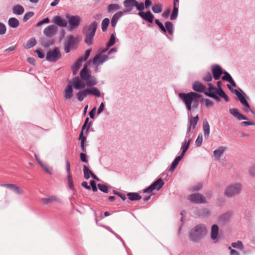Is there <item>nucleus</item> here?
<instances>
[{
  "mask_svg": "<svg viewBox=\"0 0 255 255\" xmlns=\"http://www.w3.org/2000/svg\"><path fill=\"white\" fill-rule=\"evenodd\" d=\"M178 97L184 103L188 111L196 109L199 106L201 95L196 92L180 93Z\"/></svg>",
  "mask_w": 255,
  "mask_h": 255,
  "instance_id": "nucleus-1",
  "label": "nucleus"
},
{
  "mask_svg": "<svg viewBox=\"0 0 255 255\" xmlns=\"http://www.w3.org/2000/svg\"><path fill=\"white\" fill-rule=\"evenodd\" d=\"M124 6L126 8L135 7L139 12L138 15L143 20L151 23L153 21L154 15L149 10L144 12V6L143 2H138L136 0H125L123 2Z\"/></svg>",
  "mask_w": 255,
  "mask_h": 255,
  "instance_id": "nucleus-2",
  "label": "nucleus"
},
{
  "mask_svg": "<svg viewBox=\"0 0 255 255\" xmlns=\"http://www.w3.org/2000/svg\"><path fill=\"white\" fill-rule=\"evenodd\" d=\"M98 23L96 21L92 22L89 26H85L83 33L85 36V42L90 46L93 44V40L95 35Z\"/></svg>",
  "mask_w": 255,
  "mask_h": 255,
  "instance_id": "nucleus-3",
  "label": "nucleus"
},
{
  "mask_svg": "<svg viewBox=\"0 0 255 255\" xmlns=\"http://www.w3.org/2000/svg\"><path fill=\"white\" fill-rule=\"evenodd\" d=\"M207 230L205 225L200 224L191 229L190 232V239L197 242L203 238L207 234Z\"/></svg>",
  "mask_w": 255,
  "mask_h": 255,
  "instance_id": "nucleus-4",
  "label": "nucleus"
},
{
  "mask_svg": "<svg viewBox=\"0 0 255 255\" xmlns=\"http://www.w3.org/2000/svg\"><path fill=\"white\" fill-rule=\"evenodd\" d=\"M80 78L86 82L88 87L95 86L97 84L98 81L95 77L92 76L91 71L88 70L87 65L84 64L83 69L80 72Z\"/></svg>",
  "mask_w": 255,
  "mask_h": 255,
  "instance_id": "nucleus-5",
  "label": "nucleus"
},
{
  "mask_svg": "<svg viewBox=\"0 0 255 255\" xmlns=\"http://www.w3.org/2000/svg\"><path fill=\"white\" fill-rule=\"evenodd\" d=\"M240 183H234L228 186L225 190V195L228 197H232L239 194L242 191Z\"/></svg>",
  "mask_w": 255,
  "mask_h": 255,
  "instance_id": "nucleus-6",
  "label": "nucleus"
},
{
  "mask_svg": "<svg viewBox=\"0 0 255 255\" xmlns=\"http://www.w3.org/2000/svg\"><path fill=\"white\" fill-rule=\"evenodd\" d=\"M66 17L68 19L69 24V30L70 31L77 28L81 21V18L79 15H72L70 14H66Z\"/></svg>",
  "mask_w": 255,
  "mask_h": 255,
  "instance_id": "nucleus-7",
  "label": "nucleus"
},
{
  "mask_svg": "<svg viewBox=\"0 0 255 255\" xmlns=\"http://www.w3.org/2000/svg\"><path fill=\"white\" fill-rule=\"evenodd\" d=\"M77 48V41L73 35L67 37L64 45V49L65 53H69L71 50H75Z\"/></svg>",
  "mask_w": 255,
  "mask_h": 255,
  "instance_id": "nucleus-8",
  "label": "nucleus"
},
{
  "mask_svg": "<svg viewBox=\"0 0 255 255\" xmlns=\"http://www.w3.org/2000/svg\"><path fill=\"white\" fill-rule=\"evenodd\" d=\"M61 55L58 47H55L52 50L47 53L46 59L49 62H55L61 58Z\"/></svg>",
  "mask_w": 255,
  "mask_h": 255,
  "instance_id": "nucleus-9",
  "label": "nucleus"
},
{
  "mask_svg": "<svg viewBox=\"0 0 255 255\" xmlns=\"http://www.w3.org/2000/svg\"><path fill=\"white\" fill-rule=\"evenodd\" d=\"M164 183L161 178L158 179L147 188L143 190V193H151L153 190H159L164 185Z\"/></svg>",
  "mask_w": 255,
  "mask_h": 255,
  "instance_id": "nucleus-10",
  "label": "nucleus"
},
{
  "mask_svg": "<svg viewBox=\"0 0 255 255\" xmlns=\"http://www.w3.org/2000/svg\"><path fill=\"white\" fill-rule=\"evenodd\" d=\"M71 83L75 90H79L85 89L86 85V82L82 80V79L78 77H75L72 80Z\"/></svg>",
  "mask_w": 255,
  "mask_h": 255,
  "instance_id": "nucleus-11",
  "label": "nucleus"
},
{
  "mask_svg": "<svg viewBox=\"0 0 255 255\" xmlns=\"http://www.w3.org/2000/svg\"><path fill=\"white\" fill-rule=\"evenodd\" d=\"M58 31V27L56 25L52 24L48 25L43 30V34L47 37L51 38L54 36Z\"/></svg>",
  "mask_w": 255,
  "mask_h": 255,
  "instance_id": "nucleus-12",
  "label": "nucleus"
},
{
  "mask_svg": "<svg viewBox=\"0 0 255 255\" xmlns=\"http://www.w3.org/2000/svg\"><path fill=\"white\" fill-rule=\"evenodd\" d=\"M109 59L108 55L101 56L100 54H96L93 59V64L97 67L102 65L104 62Z\"/></svg>",
  "mask_w": 255,
  "mask_h": 255,
  "instance_id": "nucleus-13",
  "label": "nucleus"
},
{
  "mask_svg": "<svg viewBox=\"0 0 255 255\" xmlns=\"http://www.w3.org/2000/svg\"><path fill=\"white\" fill-rule=\"evenodd\" d=\"M227 86L229 90L237 96L239 100L243 105L244 104L247 105L248 102L245 98V94L241 90H240L241 93L238 90L232 89L230 85H228Z\"/></svg>",
  "mask_w": 255,
  "mask_h": 255,
  "instance_id": "nucleus-14",
  "label": "nucleus"
},
{
  "mask_svg": "<svg viewBox=\"0 0 255 255\" xmlns=\"http://www.w3.org/2000/svg\"><path fill=\"white\" fill-rule=\"evenodd\" d=\"M188 199L195 203H205L206 198L199 193H194L188 196Z\"/></svg>",
  "mask_w": 255,
  "mask_h": 255,
  "instance_id": "nucleus-15",
  "label": "nucleus"
},
{
  "mask_svg": "<svg viewBox=\"0 0 255 255\" xmlns=\"http://www.w3.org/2000/svg\"><path fill=\"white\" fill-rule=\"evenodd\" d=\"M212 72L214 78L216 80H219L221 75L223 74L222 69L219 65H214L212 66Z\"/></svg>",
  "mask_w": 255,
  "mask_h": 255,
  "instance_id": "nucleus-16",
  "label": "nucleus"
},
{
  "mask_svg": "<svg viewBox=\"0 0 255 255\" xmlns=\"http://www.w3.org/2000/svg\"><path fill=\"white\" fill-rule=\"evenodd\" d=\"M193 213L197 216L206 217H208L210 214V211L208 209L203 208V209H193Z\"/></svg>",
  "mask_w": 255,
  "mask_h": 255,
  "instance_id": "nucleus-17",
  "label": "nucleus"
},
{
  "mask_svg": "<svg viewBox=\"0 0 255 255\" xmlns=\"http://www.w3.org/2000/svg\"><path fill=\"white\" fill-rule=\"evenodd\" d=\"M52 21L60 27H65L67 26V20L59 15L55 16Z\"/></svg>",
  "mask_w": 255,
  "mask_h": 255,
  "instance_id": "nucleus-18",
  "label": "nucleus"
},
{
  "mask_svg": "<svg viewBox=\"0 0 255 255\" xmlns=\"http://www.w3.org/2000/svg\"><path fill=\"white\" fill-rule=\"evenodd\" d=\"M192 89L196 92H203L204 93L207 90L206 87L199 81H196L193 84Z\"/></svg>",
  "mask_w": 255,
  "mask_h": 255,
  "instance_id": "nucleus-19",
  "label": "nucleus"
},
{
  "mask_svg": "<svg viewBox=\"0 0 255 255\" xmlns=\"http://www.w3.org/2000/svg\"><path fill=\"white\" fill-rule=\"evenodd\" d=\"M0 186L6 187L8 188H9L10 190L14 192L17 194H21L23 193V190L18 187L17 186L15 185V184H1Z\"/></svg>",
  "mask_w": 255,
  "mask_h": 255,
  "instance_id": "nucleus-20",
  "label": "nucleus"
},
{
  "mask_svg": "<svg viewBox=\"0 0 255 255\" xmlns=\"http://www.w3.org/2000/svg\"><path fill=\"white\" fill-rule=\"evenodd\" d=\"M230 113L236 118L237 120H247L248 119L240 113H239L237 109L233 108L229 110Z\"/></svg>",
  "mask_w": 255,
  "mask_h": 255,
  "instance_id": "nucleus-21",
  "label": "nucleus"
},
{
  "mask_svg": "<svg viewBox=\"0 0 255 255\" xmlns=\"http://www.w3.org/2000/svg\"><path fill=\"white\" fill-rule=\"evenodd\" d=\"M124 12L119 11L116 13L112 17L111 19V26L112 27L115 28L117 24L118 21L121 18V17L123 15Z\"/></svg>",
  "mask_w": 255,
  "mask_h": 255,
  "instance_id": "nucleus-22",
  "label": "nucleus"
},
{
  "mask_svg": "<svg viewBox=\"0 0 255 255\" xmlns=\"http://www.w3.org/2000/svg\"><path fill=\"white\" fill-rule=\"evenodd\" d=\"M211 237L212 240L216 242L218 240L219 227L217 225H213L211 228Z\"/></svg>",
  "mask_w": 255,
  "mask_h": 255,
  "instance_id": "nucleus-23",
  "label": "nucleus"
},
{
  "mask_svg": "<svg viewBox=\"0 0 255 255\" xmlns=\"http://www.w3.org/2000/svg\"><path fill=\"white\" fill-rule=\"evenodd\" d=\"M12 12L15 15H21L24 12V8L20 4H17L13 6L12 8Z\"/></svg>",
  "mask_w": 255,
  "mask_h": 255,
  "instance_id": "nucleus-24",
  "label": "nucleus"
},
{
  "mask_svg": "<svg viewBox=\"0 0 255 255\" xmlns=\"http://www.w3.org/2000/svg\"><path fill=\"white\" fill-rule=\"evenodd\" d=\"M73 96L72 86L68 85L64 91V97L65 99L68 100L71 98Z\"/></svg>",
  "mask_w": 255,
  "mask_h": 255,
  "instance_id": "nucleus-25",
  "label": "nucleus"
},
{
  "mask_svg": "<svg viewBox=\"0 0 255 255\" xmlns=\"http://www.w3.org/2000/svg\"><path fill=\"white\" fill-rule=\"evenodd\" d=\"M88 95L87 88L83 89L77 93L76 97L79 102H82Z\"/></svg>",
  "mask_w": 255,
  "mask_h": 255,
  "instance_id": "nucleus-26",
  "label": "nucleus"
},
{
  "mask_svg": "<svg viewBox=\"0 0 255 255\" xmlns=\"http://www.w3.org/2000/svg\"><path fill=\"white\" fill-rule=\"evenodd\" d=\"M199 120V117L197 115L196 117L193 118H191L189 119V125L188 126L187 129L188 130H191V129H194L196 127V126L198 123Z\"/></svg>",
  "mask_w": 255,
  "mask_h": 255,
  "instance_id": "nucleus-27",
  "label": "nucleus"
},
{
  "mask_svg": "<svg viewBox=\"0 0 255 255\" xmlns=\"http://www.w3.org/2000/svg\"><path fill=\"white\" fill-rule=\"evenodd\" d=\"M225 149L226 147L224 146L219 147L218 149L213 151L214 156L217 160H220Z\"/></svg>",
  "mask_w": 255,
  "mask_h": 255,
  "instance_id": "nucleus-28",
  "label": "nucleus"
},
{
  "mask_svg": "<svg viewBox=\"0 0 255 255\" xmlns=\"http://www.w3.org/2000/svg\"><path fill=\"white\" fill-rule=\"evenodd\" d=\"M233 213L228 212L222 215L219 218V221L222 223H225L229 221L232 218Z\"/></svg>",
  "mask_w": 255,
  "mask_h": 255,
  "instance_id": "nucleus-29",
  "label": "nucleus"
},
{
  "mask_svg": "<svg viewBox=\"0 0 255 255\" xmlns=\"http://www.w3.org/2000/svg\"><path fill=\"white\" fill-rule=\"evenodd\" d=\"M79 140L81 141L80 142V146L83 152H86V145L85 144V142L86 141V137L85 136L83 135V132L81 131Z\"/></svg>",
  "mask_w": 255,
  "mask_h": 255,
  "instance_id": "nucleus-30",
  "label": "nucleus"
},
{
  "mask_svg": "<svg viewBox=\"0 0 255 255\" xmlns=\"http://www.w3.org/2000/svg\"><path fill=\"white\" fill-rule=\"evenodd\" d=\"M83 61L82 58H78L72 66V73L73 75H76L80 67L82 64Z\"/></svg>",
  "mask_w": 255,
  "mask_h": 255,
  "instance_id": "nucleus-31",
  "label": "nucleus"
},
{
  "mask_svg": "<svg viewBox=\"0 0 255 255\" xmlns=\"http://www.w3.org/2000/svg\"><path fill=\"white\" fill-rule=\"evenodd\" d=\"M8 26L13 28H17L19 25V21L15 17H10L8 20Z\"/></svg>",
  "mask_w": 255,
  "mask_h": 255,
  "instance_id": "nucleus-32",
  "label": "nucleus"
},
{
  "mask_svg": "<svg viewBox=\"0 0 255 255\" xmlns=\"http://www.w3.org/2000/svg\"><path fill=\"white\" fill-rule=\"evenodd\" d=\"M203 129L205 138L208 139L209 137L210 130V126L207 120L203 122Z\"/></svg>",
  "mask_w": 255,
  "mask_h": 255,
  "instance_id": "nucleus-33",
  "label": "nucleus"
},
{
  "mask_svg": "<svg viewBox=\"0 0 255 255\" xmlns=\"http://www.w3.org/2000/svg\"><path fill=\"white\" fill-rule=\"evenodd\" d=\"M178 13V2L173 1V9L170 15V19L174 20L177 17Z\"/></svg>",
  "mask_w": 255,
  "mask_h": 255,
  "instance_id": "nucleus-34",
  "label": "nucleus"
},
{
  "mask_svg": "<svg viewBox=\"0 0 255 255\" xmlns=\"http://www.w3.org/2000/svg\"><path fill=\"white\" fill-rule=\"evenodd\" d=\"M93 86H91L92 87L90 88H87L89 95H92L96 97H100L101 96L100 91L97 88H96L95 87H93Z\"/></svg>",
  "mask_w": 255,
  "mask_h": 255,
  "instance_id": "nucleus-35",
  "label": "nucleus"
},
{
  "mask_svg": "<svg viewBox=\"0 0 255 255\" xmlns=\"http://www.w3.org/2000/svg\"><path fill=\"white\" fill-rule=\"evenodd\" d=\"M208 91L206 90V92H204L205 95L208 96V94H216L217 89L215 88L211 83H208Z\"/></svg>",
  "mask_w": 255,
  "mask_h": 255,
  "instance_id": "nucleus-36",
  "label": "nucleus"
},
{
  "mask_svg": "<svg viewBox=\"0 0 255 255\" xmlns=\"http://www.w3.org/2000/svg\"><path fill=\"white\" fill-rule=\"evenodd\" d=\"M127 196L131 201H138L141 198V196L137 193H128Z\"/></svg>",
  "mask_w": 255,
  "mask_h": 255,
  "instance_id": "nucleus-37",
  "label": "nucleus"
},
{
  "mask_svg": "<svg viewBox=\"0 0 255 255\" xmlns=\"http://www.w3.org/2000/svg\"><path fill=\"white\" fill-rule=\"evenodd\" d=\"M120 9H121V6L118 4L112 3L108 6L107 10L109 13H111Z\"/></svg>",
  "mask_w": 255,
  "mask_h": 255,
  "instance_id": "nucleus-38",
  "label": "nucleus"
},
{
  "mask_svg": "<svg viewBox=\"0 0 255 255\" xmlns=\"http://www.w3.org/2000/svg\"><path fill=\"white\" fill-rule=\"evenodd\" d=\"M57 198L55 196H52L47 198H44L41 199V202L43 204H48L53 201H57Z\"/></svg>",
  "mask_w": 255,
  "mask_h": 255,
  "instance_id": "nucleus-39",
  "label": "nucleus"
},
{
  "mask_svg": "<svg viewBox=\"0 0 255 255\" xmlns=\"http://www.w3.org/2000/svg\"><path fill=\"white\" fill-rule=\"evenodd\" d=\"M83 173L84 178L88 180L90 178V176L92 174L93 172L86 165H83Z\"/></svg>",
  "mask_w": 255,
  "mask_h": 255,
  "instance_id": "nucleus-40",
  "label": "nucleus"
},
{
  "mask_svg": "<svg viewBox=\"0 0 255 255\" xmlns=\"http://www.w3.org/2000/svg\"><path fill=\"white\" fill-rule=\"evenodd\" d=\"M190 143H188V141H183L182 143L181 146L180 148L181 150H182V152L181 153H182V155H184L187 150L188 149L189 146H190Z\"/></svg>",
  "mask_w": 255,
  "mask_h": 255,
  "instance_id": "nucleus-41",
  "label": "nucleus"
},
{
  "mask_svg": "<svg viewBox=\"0 0 255 255\" xmlns=\"http://www.w3.org/2000/svg\"><path fill=\"white\" fill-rule=\"evenodd\" d=\"M165 27L166 32L167 31L169 34L172 35L173 33V25L171 22L167 21L165 23Z\"/></svg>",
  "mask_w": 255,
  "mask_h": 255,
  "instance_id": "nucleus-42",
  "label": "nucleus"
},
{
  "mask_svg": "<svg viewBox=\"0 0 255 255\" xmlns=\"http://www.w3.org/2000/svg\"><path fill=\"white\" fill-rule=\"evenodd\" d=\"M163 6L160 3H157L154 4L152 7V10L155 13H159L162 11Z\"/></svg>",
  "mask_w": 255,
  "mask_h": 255,
  "instance_id": "nucleus-43",
  "label": "nucleus"
},
{
  "mask_svg": "<svg viewBox=\"0 0 255 255\" xmlns=\"http://www.w3.org/2000/svg\"><path fill=\"white\" fill-rule=\"evenodd\" d=\"M36 43V40L35 38H31L30 39H29L25 45H24V48L25 49H29L32 47H33Z\"/></svg>",
  "mask_w": 255,
  "mask_h": 255,
  "instance_id": "nucleus-44",
  "label": "nucleus"
},
{
  "mask_svg": "<svg viewBox=\"0 0 255 255\" xmlns=\"http://www.w3.org/2000/svg\"><path fill=\"white\" fill-rule=\"evenodd\" d=\"M110 20L108 18H104L102 22V29L103 31L107 30L108 26L109 25Z\"/></svg>",
  "mask_w": 255,
  "mask_h": 255,
  "instance_id": "nucleus-45",
  "label": "nucleus"
},
{
  "mask_svg": "<svg viewBox=\"0 0 255 255\" xmlns=\"http://www.w3.org/2000/svg\"><path fill=\"white\" fill-rule=\"evenodd\" d=\"M191 130H188L187 129L186 136L185 137V139L184 141H188V143L190 144V142L193 137V134L192 132L190 131Z\"/></svg>",
  "mask_w": 255,
  "mask_h": 255,
  "instance_id": "nucleus-46",
  "label": "nucleus"
},
{
  "mask_svg": "<svg viewBox=\"0 0 255 255\" xmlns=\"http://www.w3.org/2000/svg\"><path fill=\"white\" fill-rule=\"evenodd\" d=\"M232 246L234 248L239 249H241V250L244 249V246L243 245L242 242L240 241H238L235 243H233L232 244Z\"/></svg>",
  "mask_w": 255,
  "mask_h": 255,
  "instance_id": "nucleus-47",
  "label": "nucleus"
},
{
  "mask_svg": "<svg viewBox=\"0 0 255 255\" xmlns=\"http://www.w3.org/2000/svg\"><path fill=\"white\" fill-rule=\"evenodd\" d=\"M116 42V37L114 34H112L109 40V41L107 44V46L108 47V48H109L110 47L113 46Z\"/></svg>",
  "mask_w": 255,
  "mask_h": 255,
  "instance_id": "nucleus-48",
  "label": "nucleus"
},
{
  "mask_svg": "<svg viewBox=\"0 0 255 255\" xmlns=\"http://www.w3.org/2000/svg\"><path fill=\"white\" fill-rule=\"evenodd\" d=\"M34 12L32 11H29L26 12L23 17L22 20L24 22L27 21L30 18L34 15Z\"/></svg>",
  "mask_w": 255,
  "mask_h": 255,
  "instance_id": "nucleus-49",
  "label": "nucleus"
},
{
  "mask_svg": "<svg viewBox=\"0 0 255 255\" xmlns=\"http://www.w3.org/2000/svg\"><path fill=\"white\" fill-rule=\"evenodd\" d=\"M98 187L101 191H102L104 193H107L109 192V189H108V187L105 184H98Z\"/></svg>",
  "mask_w": 255,
  "mask_h": 255,
  "instance_id": "nucleus-50",
  "label": "nucleus"
},
{
  "mask_svg": "<svg viewBox=\"0 0 255 255\" xmlns=\"http://www.w3.org/2000/svg\"><path fill=\"white\" fill-rule=\"evenodd\" d=\"M203 141V136L202 133H199L195 141L196 145L199 147L201 145Z\"/></svg>",
  "mask_w": 255,
  "mask_h": 255,
  "instance_id": "nucleus-51",
  "label": "nucleus"
},
{
  "mask_svg": "<svg viewBox=\"0 0 255 255\" xmlns=\"http://www.w3.org/2000/svg\"><path fill=\"white\" fill-rule=\"evenodd\" d=\"M155 23L159 26L162 31L164 33L166 32V29L165 26L161 22L159 21L158 19H156L155 20Z\"/></svg>",
  "mask_w": 255,
  "mask_h": 255,
  "instance_id": "nucleus-52",
  "label": "nucleus"
},
{
  "mask_svg": "<svg viewBox=\"0 0 255 255\" xmlns=\"http://www.w3.org/2000/svg\"><path fill=\"white\" fill-rule=\"evenodd\" d=\"M223 74L224 75L222 78L223 80L229 82L233 79L231 76L227 72L224 71L223 72Z\"/></svg>",
  "mask_w": 255,
  "mask_h": 255,
  "instance_id": "nucleus-53",
  "label": "nucleus"
},
{
  "mask_svg": "<svg viewBox=\"0 0 255 255\" xmlns=\"http://www.w3.org/2000/svg\"><path fill=\"white\" fill-rule=\"evenodd\" d=\"M203 79L204 81L206 82H210L212 80V76L210 72H207L203 77Z\"/></svg>",
  "mask_w": 255,
  "mask_h": 255,
  "instance_id": "nucleus-54",
  "label": "nucleus"
},
{
  "mask_svg": "<svg viewBox=\"0 0 255 255\" xmlns=\"http://www.w3.org/2000/svg\"><path fill=\"white\" fill-rule=\"evenodd\" d=\"M66 170L67 173V177H72L70 174V163L67 159L66 160Z\"/></svg>",
  "mask_w": 255,
  "mask_h": 255,
  "instance_id": "nucleus-55",
  "label": "nucleus"
},
{
  "mask_svg": "<svg viewBox=\"0 0 255 255\" xmlns=\"http://www.w3.org/2000/svg\"><path fill=\"white\" fill-rule=\"evenodd\" d=\"M40 166L46 172L49 174H51V169L48 167V165L46 164H45L43 163H40Z\"/></svg>",
  "mask_w": 255,
  "mask_h": 255,
  "instance_id": "nucleus-56",
  "label": "nucleus"
},
{
  "mask_svg": "<svg viewBox=\"0 0 255 255\" xmlns=\"http://www.w3.org/2000/svg\"><path fill=\"white\" fill-rule=\"evenodd\" d=\"M6 27L2 22H0V35H3L6 33Z\"/></svg>",
  "mask_w": 255,
  "mask_h": 255,
  "instance_id": "nucleus-57",
  "label": "nucleus"
},
{
  "mask_svg": "<svg viewBox=\"0 0 255 255\" xmlns=\"http://www.w3.org/2000/svg\"><path fill=\"white\" fill-rule=\"evenodd\" d=\"M91 52V49L87 50L85 52V55L83 56H81L79 58H82V61H86L89 57L90 53Z\"/></svg>",
  "mask_w": 255,
  "mask_h": 255,
  "instance_id": "nucleus-58",
  "label": "nucleus"
},
{
  "mask_svg": "<svg viewBox=\"0 0 255 255\" xmlns=\"http://www.w3.org/2000/svg\"><path fill=\"white\" fill-rule=\"evenodd\" d=\"M202 187V185L201 183H198L196 185H193L191 187V190L192 191H199Z\"/></svg>",
  "mask_w": 255,
  "mask_h": 255,
  "instance_id": "nucleus-59",
  "label": "nucleus"
},
{
  "mask_svg": "<svg viewBox=\"0 0 255 255\" xmlns=\"http://www.w3.org/2000/svg\"><path fill=\"white\" fill-rule=\"evenodd\" d=\"M179 164L178 162H177L176 161L174 160L171 164V165L170 166V168L169 169V171L173 172L177 166L178 164Z\"/></svg>",
  "mask_w": 255,
  "mask_h": 255,
  "instance_id": "nucleus-60",
  "label": "nucleus"
},
{
  "mask_svg": "<svg viewBox=\"0 0 255 255\" xmlns=\"http://www.w3.org/2000/svg\"><path fill=\"white\" fill-rule=\"evenodd\" d=\"M80 160L83 162H88L87 155L85 152H82L80 154Z\"/></svg>",
  "mask_w": 255,
  "mask_h": 255,
  "instance_id": "nucleus-61",
  "label": "nucleus"
},
{
  "mask_svg": "<svg viewBox=\"0 0 255 255\" xmlns=\"http://www.w3.org/2000/svg\"><path fill=\"white\" fill-rule=\"evenodd\" d=\"M49 22V19L48 17H46V18H44V19L39 21L37 23V26H41L43 24L48 23Z\"/></svg>",
  "mask_w": 255,
  "mask_h": 255,
  "instance_id": "nucleus-62",
  "label": "nucleus"
},
{
  "mask_svg": "<svg viewBox=\"0 0 255 255\" xmlns=\"http://www.w3.org/2000/svg\"><path fill=\"white\" fill-rule=\"evenodd\" d=\"M91 187L92 188L93 191L94 192H97L98 189L96 186V182L94 180H92L90 181Z\"/></svg>",
  "mask_w": 255,
  "mask_h": 255,
  "instance_id": "nucleus-63",
  "label": "nucleus"
},
{
  "mask_svg": "<svg viewBox=\"0 0 255 255\" xmlns=\"http://www.w3.org/2000/svg\"><path fill=\"white\" fill-rule=\"evenodd\" d=\"M143 3L144 8H145L146 9L148 8L152 4L151 0H145L144 3Z\"/></svg>",
  "mask_w": 255,
  "mask_h": 255,
  "instance_id": "nucleus-64",
  "label": "nucleus"
}]
</instances>
